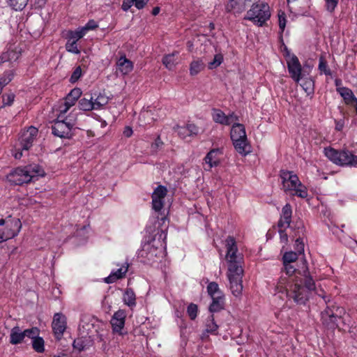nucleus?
<instances>
[{"mask_svg":"<svg viewBox=\"0 0 357 357\" xmlns=\"http://www.w3.org/2000/svg\"><path fill=\"white\" fill-rule=\"evenodd\" d=\"M63 120H65L70 127L73 128L77 121V112L73 110L68 116H65V114H63Z\"/></svg>","mask_w":357,"mask_h":357,"instance_id":"44","label":"nucleus"},{"mask_svg":"<svg viewBox=\"0 0 357 357\" xmlns=\"http://www.w3.org/2000/svg\"><path fill=\"white\" fill-rule=\"evenodd\" d=\"M253 0H229L225 9L229 13L238 15L244 12Z\"/></svg>","mask_w":357,"mask_h":357,"instance_id":"17","label":"nucleus"},{"mask_svg":"<svg viewBox=\"0 0 357 357\" xmlns=\"http://www.w3.org/2000/svg\"><path fill=\"white\" fill-rule=\"evenodd\" d=\"M13 78V73L12 71H8L0 78V86L2 89L4 86L8 84Z\"/></svg>","mask_w":357,"mask_h":357,"instance_id":"46","label":"nucleus"},{"mask_svg":"<svg viewBox=\"0 0 357 357\" xmlns=\"http://www.w3.org/2000/svg\"><path fill=\"white\" fill-rule=\"evenodd\" d=\"M319 69L321 73H324L325 75H331V72L330 69H328V68L327 63L323 57H321L319 59Z\"/></svg>","mask_w":357,"mask_h":357,"instance_id":"48","label":"nucleus"},{"mask_svg":"<svg viewBox=\"0 0 357 357\" xmlns=\"http://www.w3.org/2000/svg\"><path fill=\"white\" fill-rule=\"evenodd\" d=\"M3 54H5V57L7 58L6 62L8 61L10 63H13L16 61L20 58V51L18 50H8L3 52Z\"/></svg>","mask_w":357,"mask_h":357,"instance_id":"37","label":"nucleus"},{"mask_svg":"<svg viewBox=\"0 0 357 357\" xmlns=\"http://www.w3.org/2000/svg\"><path fill=\"white\" fill-rule=\"evenodd\" d=\"M287 63L291 78L296 82L301 79L302 68L298 59L294 54H287Z\"/></svg>","mask_w":357,"mask_h":357,"instance_id":"14","label":"nucleus"},{"mask_svg":"<svg viewBox=\"0 0 357 357\" xmlns=\"http://www.w3.org/2000/svg\"><path fill=\"white\" fill-rule=\"evenodd\" d=\"M207 291L210 296L212 298H218L223 296L222 292L219 289L218 284L215 282H210L207 286Z\"/></svg>","mask_w":357,"mask_h":357,"instance_id":"33","label":"nucleus"},{"mask_svg":"<svg viewBox=\"0 0 357 357\" xmlns=\"http://www.w3.org/2000/svg\"><path fill=\"white\" fill-rule=\"evenodd\" d=\"M163 146V142L161 140L160 136H158L151 145V151L156 153Z\"/></svg>","mask_w":357,"mask_h":357,"instance_id":"50","label":"nucleus"},{"mask_svg":"<svg viewBox=\"0 0 357 357\" xmlns=\"http://www.w3.org/2000/svg\"><path fill=\"white\" fill-rule=\"evenodd\" d=\"M167 192V188L162 185H159L154 190L152 194V205L155 211L158 212L162 208Z\"/></svg>","mask_w":357,"mask_h":357,"instance_id":"16","label":"nucleus"},{"mask_svg":"<svg viewBox=\"0 0 357 357\" xmlns=\"http://www.w3.org/2000/svg\"><path fill=\"white\" fill-rule=\"evenodd\" d=\"M98 27V24L94 20H89L82 28L87 33L89 30H93Z\"/></svg>","mask_w":357,"mask_h":357,"instance_id":"56","label":"nucleus"},{"mask_svg":"<svg viewBox=\"0 0 357 357\" xmlns=\"http://www.w3.org/2000/svg\"><path fill=\"white\" fill-rule=\"evenodd\" d=\"M223 61V56L222 54H216L212 61L209 62L208 67L213 70L218 68Z\"/></svg>","mask_w":357,"mask_h":357,"instance_id":"42","label":"nucleus"},{"mask_svg":"<svg viewBox=\"0 0 357 357\" xmlns=\"http://www.w3.org/2000/svg\"><path fill=\"white\" fill-rule=\"evenodd\" d=\"M301 86L307 95L313 93V82L311 79H304L301 84Z\"/></svg>","mask_w":357,"mask_h":357,"instance_id":"43","label":"nucleus"},{"mask_svg":"<svg viewBox=\"0 0 357 357\" xmlns=\"http://www.w3.org/2000/svg\"><path fill=\"white\" fill-rule=\"evenodd\" d=\"M337 91L340 94V96L343 98L345 103L347 105H353V102L356 100V98L355 97L352 91L347 87H342L337 89Z\"/></svg>","mask_w":357,"mask_h":357,"instance_id":"28","label":"nucleus"},{"mask_svg":"<svg viewBox=\"0 0 357 357\" xmlns=\"http://www.w3.org/2000/svg\"><path fill=\"white\" fill-rule=\"evenodd\" d=\"M284 272L286 275H282L275 287L278 293L284 294L289 299H292L298 304H303L307 301V292L300 288L298 275L300 272L290 263H283Z\"/></svg>","mask_w":357,"mask_h":357,"instance_id":"2","label":"nucleus"},{"mask_svg":"<svg viewBox=\"0 0 357 357\" xmlns=\"http://www.w3.org/2000/svg\"><path fill=\"white\" fill-rule=\"evenodd\" d=\"M151 116V112L149 110L144 111L140 114V118H149Z\"/></svg>","mask_w":357,"mask_h":357,"instance_id":"63","label":"nucleus"},{"mask_svg":"<svg viewBox=\"0 0 357 357\" xmlns=\"http://www.w3.org/2000/svg\"><path fill=\"white\" fill-rule=\"evenodd\" d=\"M177 52L165 55L162 59V63L169 70H173L178 63L176 55Z\"/></svg>","mask_w":357,"mask_h":357,"instance_id":"29","label":"nucleus"},{"mask_svg":"<svg viewBox=\"0 0 357 357\" xmlns=\"http://www.w3.org/2000/svg\"><path fill=\"white\" fill-rule=\"evenodd\" d=\"M280 177L282 188L287 194L306 198L308 196L306 187L301 182L298 176L292 171L281 170Z\"/></svg>","mask_w":357,"mask_h":357,"instance_id":"3","label":"nucleus"},{"mask_svg":"<svg viewBox=\"0 0 357 357\" xmlns=\"http://www.w3.org/2000/svg\"><path fill=\"white\" fill-rule=\"evenodd\" d=\"M174 131L180 137L185 139L187 137L197 135L199 133V129L196 125L188 123L183 126H177L174 128Z\"/></svg>","mask_w":357,"mask_h":357,"instance_id":"20","label":"nucleus"},{"mask_svg":"<svg viewBox=\"0 0 357 357\" xmlns=\"http://www.w3.org/2000/svg\"><path fill=\"white\" fill-rule=\"evenodd\" d=\"M286 229L279 228L280 238L282 243L286 245L288 242V235L285 232Z\"/></svg>","mask_w":357,"mask_h":357,"instance_id":"57","label":"nucleus"},{"mask_svg":"<svg viewBox=\"0 0 357 357\" xmlns=\"http://www.w3.org/2000/svg\"><path fill=\"white\" fill-rule=\"evenodd\" d=\"M132 133H133V130L131 127H130V126L125 127L123 132V134L125 137H130L132 136Z\"/></svg>","mask_w":357,"mask_h":357,"instance_id":"62","label":"nucleus"},{"mask_svg":"<svg viewBox=\"0 0 357 357\" xmlns=\"http://www.w3.org/2000/svg\"><path fill=\"white\" fill-rule=\"evenodd\" d=\"M52 327L56 339L58 340H61L67 328V320L66 316L61 313L54 314Z\"/></svg>","mask_w":357,"mask_h":357,"instance_id":"13","label":"nucleus"},{"mask_svg":"<svg viewBox=\"0 0 357 357\" xmlns=\"http://www.w3.org/2000/svg\"><path fill=\"white\" fill-rule=\"evenodd\" d=\"M73 128L63 120V114L59 113L56 120L52 126V134L61 138H70Z\"/></svg>","mask_w":357,"mask_h":357,"instance_id":"12","label":"nucleus"},{"mask_svg":"<svg viewBox=\"0 0 357 357\" xmlns=\"http://www.w3.org/2000/svg\"><path fill=\"white\" fill-rule=\"evenodd\" d=\"M271 17L270 7L264 1H257L252 4L247 11L245 20L251 21L255 24L261 26Z\"/></svg>","mask_w":357,"mask_h":357,"instance_id":"6","label":"nucleus"},{"mask_svg":"<svg viewBox=\"0 0 357 357\" xmlns=\"http://www.w3.org/2000/svg\"><path fill=\"white\" fill-rule=\"evenodd\" d=\"M279 17V26L280 29L283 31L286 26V19H285V15L284 13H282L281 14L278 15Z\"/></svg>","mask_w":357,"mask_h":357,"instance_id":"60","label":"nucleus"},{"mask_svg":"<svg viewBox=\"0 0 357 357\" xmlns=\"http://www.w3.org/2000/svg\"><path fill=\"white\" fill-rule=\"evenodd\" d=\"M295 250L296 252L301 255L304 252V243L301 238H298L295 242Z\"/></svg>","mask_w":357,"mask_h":357,"instance_id":"53","label":"nucleus"},{"mask_svg":"<svg viewBox=\"0 0 357 357\" xmlns=\"http://www.w3.org/2000/svg\"><path fill=\"white\" fill-rule=\"evenodd\" d=\"M132 6H135V0H123L121 8L124 11H127Z\"/></svg>","mask_w":357,"mask_h":357,"instance_id":"58","label":"nucleus"},{"mask_svg":"<svg viewBox=\"0 0 357 357\" xmlns=\"http://www.w3.org/2000/svg\"><path fill=\"white\" fill-rule=\"evenodd\" d=\"M213 120L218 123L225 126H229L236 121H238V116L234 112L226 115L222 110L219 109H213L212 110Z\"/></svg>","mask_w":357,"mask_h":357,"instance_id":"15","label":"nucleus"},{"mask_svg":"<svg viewBox=\"0 0 357 357\" xmlns=\"http://www.w3.org/2000/svg\"><path fill=\"white\" fill-rule=\"evenodd\" d=\"M0 238L2 242L11 239L18 234L22 223L19 218L8 217L0 220Z\"/></svg>","mask_w":357,"mask_h":357,"instance_id":"9","label":"nucleus"},{"mask_svg":"<svg viewBox=\"0 0 357 357\" xmlns=\"http://www.w3.org/2000/svg\"><path fill=\"white\" fill-rule=\"evenodd\" d=\"M81 75H82V68H80V66H78L73 71V73L70 77V81L72 83H75L79 79Z\"/></svg>","mask_w":357,"mask_h":357,"instance_id":"54","label":"nucleus"},{"mask_svg":"<svg viewBox=\"0 0 357 357\" xmlns=\"http://www.w3.org/2000/svg\"><path fill=\"white\" fill-rule=\"evenodd\" d=\"M67 39L68 40L66 44V50L70 53L79 54L80 53V50L78 49L77 42L69 38Z\"/></svg>","mask_w":357,"mask_h":357,"instance_id":"41","label":"nucleus"},{"mask_svg":"<svg viewBox=\"0 0 357 357\" xmlns=\"http://www.w3.org/2000/svg\"><path fill=\"white\" fill-rule=\"evenodd\" d=\"M73 345L74 349H77L79 351L84 350L86 347L85 341L82 338L75 340Z\"/></svg>","mask_w":357,"mask_h":357,"instance_id":"51","label":"nucleus"},{"mask_svg":"<svg viewBox=\"0 0 357 357\" xmlns=\"http://www.w3.org/2000/svg\"><path fill=\"white\" fill-rule=\"evenodd\" d=\"M188 314L191 319H195L197 315V306L195 304L191 303L188 307Z\"/></svg>","mask_w":357,"mask_h":357,"instance_id":"52","label":"nucleus"},{"mask_svg":"<svg viewBox=\"0 0 357 357\" xmlns=\"http://www.w3.org/2000/svg\"><path fill=\"white\" fill-rule=\"evenodd\" d=\"M92 102V98H90L89 95L86 94L84 97L79 101V107L81 110L85 112L95 110Z\"/></svg>","mask_w":357,"mask_h":357,"instance_id":"30","label":"nucleus"},{"mask_svg":"<svg viewBox=\"0 0 357 357\" xmlns=\"http://www.w3.org/2000/svg\"><path fill=\"white\" fill-rule=\"evenodd\" d=\"M126 317V314L123 310H119L114 314L111 319V324L114 333H119V335L123 334L122 331L124 328Z\"/></svg>","mask_w":357,"mask_h":357,"instance_id":"19","label":"nucleus"},{"mask_svg":"<svg viewBox=\"0 0 357 357\" xmlns=\"http://www.w3.org/2000/svg\"><path fill=\"white\" fill-rule=\"evenodd\" d=\"M37 134V128L33 126L29 127L28 130L22 133L18 143L13 150V155L15 159H20L23 155V151H28L30 149Z\"/></svg>","mask_w":357,"mask_h":357,"instance_id":"8","label":"nucleus"},{"mask_svg":"<svg viewBox=\"0 0 357 357\" xmlns=\"http://www.w3.org/2000/svg\"><path fill=\"white\" fill-rule=\"evenodd\" d=\"M298 255L299 254L296 252H286L282 257L283 263L292 264L298 259Z\"/></svg>","mask_w":357,"mask_h":357,"instance_id":"40","label":"nucleus"},{"mask_svg":"<svg viewBox=\"0 0 357 357\" xmlns=\"http://www.w3.org/2000/svg\"><path fill=\"white\" fill-rule=\"evenodd\" d=\"M44 175L45 172L39 165H29L16 168L7 176V178L13 184L22 185L38 179Z\"/></svg>","mask_w":357,"mask_h":357,"instance_id":"4","label":"nucleus"},{"mask_svg":"<svg viewBox=\"0 0 357 357\" xmlns=\"http://www.w3.org/2000/svg\"><path fill=\"white\" fill-rule=\"evenodd\" d=\"M128 270V265H122L116 271L111 272L109 275L105 278V282L107 284L113 283L117 280L123 278Z\"/></svg>","mask_w":357,"mask_h":357,"instance_id":"23","label":"nucleus"},{"mask_svg":"<svg viewBox=\"0 0 357 357\" xmlns=\"http://www.w3.org/2000/svg\"><path fill=\"white\" fill-rule=\"evenodd\" d=\"M13 78V73L12 71H8L0 78V86L2 89L4 86L8 84Z\"/></svg>","mask_w":357,"mask_h":357,"instance_id":"45","label":"nucleus"},{"mask_svg":"<svg viewBox=\"0 0 357 357\" xmlns=\"http://www.w3.org/2000/svg\"><path fill=\"white\" fill-rule=\"evenodd\" d=\"M165 246L166 244L163 241L162 234H161L158 240L153 238L151 241L144 244L140 255L148 258L149 260L153 259L154 257H162L164 254Z\"/></svg>","mask_w":357,"mask_h":357,"instance_id":"10","label":"nucleus"},{"mask_svg":"<svg viewBox=\"0 0 357 357\" xmlns=\"http://www.w3.org/2000/svg\"><path fill=\"white\" fill-rule=\"evenodd\" d=\"M204 68V63L201 59H195L190 65V73L191 75H197Z\"/></svg>","mask_w":357,"mask_h":357,"instance_id":"32","label":"nucleus"},{"mask_svg":"<svg viewBox=\"0 0 357 357\" xmlns=\"http://www.w3.org/2000/svg\"><path fill=\"white\" fill-rule=\"evenodd\" d=\"M213 302L209 307L211 312H218L223 308L224 306V296H221L218 298H212Z\"/></svg>","mask_w":357,"mask_h":357,"instance_id":"35","label":"nucleus"},{"mask_svg":"<svg viewBox=\"0 0 357 357\" xmlns=\"http://www.w3.org/2000/svg\"><path fill=\"white\" fill-rule=\"evenodd\" d=\"M29 0H7L8 5L15 10H22Z\"/></svg>","mask_w":357,"mask_h":357,"instance_id":"38","label":"nucleus"},{"mask_svg":"<svg viewBox=\"0 0 357 357\" xmlns=\"http://www.w3.org/2000/svg\"><path fill=\"white\" fill-rule=\"evenodd\" d=\"M160 12V8L155 7L153 9L152 14L153 15H157Z\"/></svg>","mask_w":357,"mask_h":357,"instance_id":"64","label":"nucleus"},{"mask_svg":"<svg viewBox=\"0 0 357 357\" xmlns=\"http://www.w3.org/2000/svg\"><path fill=\"white\" fill-rule=\"evenodd\" d=\"M23 334L24 337H28L32 339V340L37 337L39 334V330L37 328H32L30 329H26L23 331Z\"/></svg>","mask_w":357,"mask_h":357,"instance_id":"47","label":"nucleus"},{"mask_svg":"<svg viewBox=\"0 0 357 357\" xmlns=\"http://www.w3.org/2000/svg\"><path fill=\"white\" fill-rule=\"evenodd\" d=\"M325 7L328 12L333 13L337 7L339 0H325Z\"/></svg>","mask_w":357,"mask_h":357,"instance_id":"49","label":"nucleus"},{"mask_svg":"<svg viewBox=\"0 0 357 357\" xmlns=\"http://www.w3.org/2000/svg\"><path fill=\"white\" fill-rule=\"evenodd\" d=\"M231 139L236 151L246 155L251 152V147L248 143L245 127L243 124L236 121L232 123L230 132Z\"/></svg>","mask_w":357,"mask_h":357,"instance_id":"5","label":"nucleus"},{"mask_svg":"<svg viewBox=\"0 0 357 357\" xmlns=\"http://www.w3.org/2000/svg\"><path fill=\"white\" fill-rule=\"evenodd\" d=\"M220 154V151L218 149L211 150L205 156L204 161L208 165L206 170H210L212 167H216L219 165L220 160L218 155Z\"/></svg>","mask_w":357,"mask_h":357,"instance_id":"22","label":"nucleus"},{"mask_svg":"<svg viewBox=\"0 0 357 357\" xmlns=\"http://www.w3.org/2000/svg\"><path fill=\"white\" fill-rule=\"evenodd\" d=\"M32 346L33 349L38 352L42 353L45 350L44 340L42 337H37L32 340Z\"/></svg>","mask_w":357,"mask_h":357,"instance_id":"39","label":"nucleus"},{"mask_svg":"<svg viewBox=\"0 0 357 357\" xmlns=\"http://www.w3.org/2000/svg\"><path fill=\"white\" fill-rule=\"evenodd\" d=\"M344 313V310L338 306L333 305H328L325 310L321 312L323 324L330 328H335L337 326V319L340 318Z\"/></svg>","mask_w":357,"mask_h":357,"instance_id":"11","label":"nucleus"},{"mask_svg":"<svg viewBox=\"0 0 357 357\" xmlns=\"http://www.w3.org/2000/svg\"><path fill=\"white\" fill-rule=\"evenodd\" d=\"M292 208L289 204H287L282 208L280 218L278 221V226L281 229H287L289 227L291 222Z\"/></svg>","mask_w":357,"mask_h":357,"instance_id":"21","label":"nucleus"},{"mask_svg":"<svg viewBox=\"0 0 357 357\" xmlns=\"http://www.w3.org/2000/svg\"><path fill=\"white\" fill-rule=\"evenodd\" d=\"M304 277H305V288L301 287L303 283L302 279L298 278V283L300 284V288L304 289L307 292V295L308 296L309 293L312 291H314L315 294L324 299L326 302H327L326 299V296L324 294V290L320 288L318 289L316 287L315 284L312 278L306 275V271H304ZM308 296L307 297V299Z\"/></svg>","mask_w":357,"mask_h":357,"instance_id":"18","label":"nucleus"},{"mask_svg":"<svg viewBox=\"0 0 357 357\" xmlns=\"http://www.w3.org/2000/svg\"><path fill=\"white\" fill-rule=\"evenodd\" d=\"M227 253L225 259L228 263L227 278L232 294L238 297L243 291L242 278L243 269V256L238 252V248L234 238L229 236L226 239Z\"/></svg>","mask_w":357,"mask_h":357,"instance_id":"1","label":"nucleus"},{"mask_svg":"<svg viewBox=\"0 0 357 357\" xmlns=\"http://www.w3.org/2000/svg\"><path fill=\"white\" fill-rule=\"evenodd\" d=\"M76 101L77 100H74L73 98L68 95L64 101V103L59 107V113L66 114L70 108L75 104Z\"/></svg>","mask_w":357,"mask_h":357,"instance_id":"36","label":"nucleus"},{"mask_svg":"<svg viewBox=\"0 0 357 357\" xmlns=\"http://www.w3.org/2000/svg\"><path fill=\"white\" fill-rule=\"evenodd\" d=\"M117 69L122 75L129 74L133 69V63L125 56L119 58L117 63Z\"/></svg>","mask_w":357,"mask_h":357,"instance_id":"24","label":"nucleus"},{"mask_svg":"<svg viewBox=\"0 0 357 357\" xmlns=\"http://www.w3.org/2000/svg\"><path fill=\"white\" fill-rule=\"evenodd\" d=\"M86 33L82 27L78 28L75 31H69L68 32L67 38L77 42L81 39Z\"/></svg>","mask_w":357,"mask_h":357,"instance_id":"34","label":"nucleus"},{"mask_svg":"<svg viewBox=\"0 0 357 357\" xmlns=\"http://www.w3.org/2000/svg\"><path fill=\"white\" fill-rule=\"evenodd\" d=\"M3 105H10L14 100L15 96L13 93H8L3 96Z\"/></svg>","mask_w":357,"mask_h":357,"instance_id":"55","label":"nucleus"},{"mask_svg":"<svg viewBox=\"0 0 357 357\" xmlns=\"http://www.w3.org/2000/svg\"><path fill=\"white\" fill-rule=\"evenodd\" d=\"M325 155L333 163L341 166H349L357 167V155L352 152L343 150L337 151L333 148L324 149Z\"/></svg>","mask_w":357,"mask_h":357,"instance_id":"7","label":"nucleus"},{"mask_svg":"<svg viewBox=\"0 0 357 357\" xmlns=\"http://www.w3.org/2000/svg\"><path fill=\"white\" fill-rule=\"evenodd\" d=\"M81 95H82V91L80 89H78V88H75V89H73L68 94L69 96L73 98L74 100H78V98L80 97Z\"/></svg>","mask_w":357,"mask_h":357,"instance_id":"59","label":"nucleus"},{"mask_svg":"<svg viewBox=\"0 0 357 357\" xmlns=\"http://www.w3.org/2000/svg\"><path fill=\"white\" fill-rule=\"evenodd\" d=\"M90 98H92V104L95 110H98L106 105L109 102V98L104 93H99L98 94H89Z\"/></svg>","mask_w":357,"mask_h":357,"instance_id":"25","label":"nucleus"},{"mask_svg":"<svg viewBox=\"0 0 357 357\" xmlns=\"http://www.w3.org/2000/svg\"><path fill=\"white\" fill-rule=\"evenodd\" d=\"M149 0H135V6L137 9L143 8Z\"/></svg>","mask_w":357,"mask_h":357,"instance_id":"61","label":"nucleus"},{"mask_svg":"<svg viewBox=\"0 0 357 357\" xmlns=\"http://www.w3.org/2000/svg\"><path fill=\"white\" fill-rule=\"evenodd\" d=\"M24 338L23 331H22L19 326H15L11 329L10 334V342L12 344H20L24 341Z\"/></svg>","mask_w":357,"mask_h":357,"instance_id":"27","label":"nucleus"},{"mask_svg":"<svg viewBox=\"0 0 357 357\" xmlns=\"http://www.w3.org/2000/svg\"><path fill=\"white\" fill-rule=\"evenodd\" d=\"M123 301L125 305L132 308L136 306V296L132 289L127 288L123 294Z\"/></svg>","mask_w":357,"mask_h":357,"instance_id":"26","label":"nucleus"},{"mask_svg":"<svg viewBox=\"0 0 357 357\" xmlns=\"http://www.w3.org/2000/svg\"><path fill=\"white\" fill-rule=\"evenodd\" d=\"M218 325L214 321L213 315H210L205 321V331L204 334H215L218 330Z\"/></svg>","mask_w":357,"mask_h":357,"instance_id":"31","label":"nucleus"}]
</instances>
